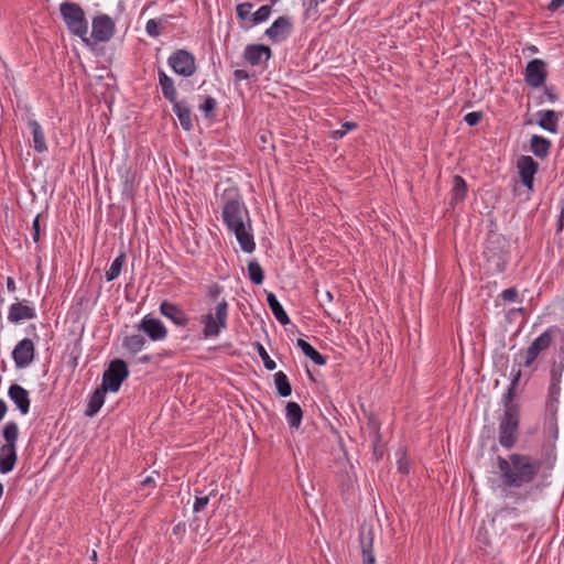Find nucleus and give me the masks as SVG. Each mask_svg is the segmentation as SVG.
<instances>
[{
	"instance_id": "1",
	"label": "nucleus",
	"mask_w": 564,
	"mask_h": 564,
	"mask_svg": "<svg viewBox=\"0 0 564 564\" xmlns=\"http://www.w3.org/2000/svg\"><path fill=\"white\" fill-rule=\"evenodd\" d=\"M497 466L506 497L513 495L512 490L532 482L541 470L542 462L527 454L512 453L507 458L498 456Z\"/></svg>"
},
{
	"instance_id": "2",
	"label": "nucleus",
	"mask_w": 564,
	"mask_h": 564,
	"mask_svg": "<svg viewBox=\"0 0 564 564\" xmlns=\"http://www.w3.org/2000/svg\"><path fill=\"white\" fill-rule=\"evenodd\" d=\"M223 220L232 232L242 251L251 253L256 249L249 210L237 193H229L223 206Z\"/></svg>"
},
{
	"instance_id": "3",
	"label": "nucleus",
	"mask_w": 564,
	"mask_h": 564,
	"mask_svg": "<svg viewBox=\"0 0 564 564\" xmlns=\"http://www.w3.org/2000/svg\"><path fill=\"white\" fill-rule=\"evenodd\" d=\"M520 376L518 371L517 377L508 387L503 395V414L499 420V443L506 449L514 446L518 438V430L520 422V405L513 402L516 386Z\"/></svg>"
},
{
	"instance_id": "4",
	"label": "nucleus",
	"mask_w": 564,
	"mask_h": 564,
	"mask_svg": "<svg viewBox=\"0 0 564 564\" xmlns=\"http://www.w3.org/2000/svg\"><path fill=\"white\" fill-rule=\"evenodd\" d=\"M229 304L226 300H221L216 304L214 310L203 314L199 323L203 326L202 334L204 338H216L228 326Z\"/></svg>"
},
{
	"instance_id": "5",
	"label": "nucleus",
	"mask_w": 564,
	"mask_h": 564,
	"mask_svg": "<svg viewBox=\"0 0 564 564\" xmlns=\"http://www.w3.org/2000/svg\"><path fill=\"white\" fill-rule=\"evenodd\" d=\"M6 444L0 447V473L8 474L13 470L18 455L17 441L19 437V427L15 422H8L2 431Z\"/></svg>"
},
{
	"instance_id": "6",
	"label": "nucleus",
	"mask_w": 564,
	"mask_h": 564,
	"mask_svg": "<svg viewBox=\"0 0 564 564\" xmlns=\"http://www.w3.org/2000/svg\"><path fill=\"white\" fill-rule=\"evenodd\" d=\"M59 12L69 32L86 40L88 22L80 6L75 2H63L59 6Z\"/></svg>"
},
{
	"instance_id": "7",
	"label": "nucleus",
	"mask_w": 564,
	"mask_h": 564,
	"mask_svg": "<svg viewBox=\"0 0 564 564\" xmlns=\"http://www.w3.org/2000/svg\"><path fill=\"white\" fill-rule=\"evenodd\" d=\"M129 376L127 364L121 359L112 360L104 371L101 387L107 391L117 392Z\"/></svg>"
},
{
	"instance_id": "8",
	"label": "nucleus",
	"mask_w": 564,
	"mask_h": 564,
	"mask_svg": "<svg viewBox=\"0 0 564 564\" xmlns=\"http://www.w3.org/2000/svg\"><path fill=\"white\" fill-rule=\"evenodd\" d=\"M169 66L180 76L191 77L196 72V62L192 53L186 50H177L167 58Z\"/></svg>"
},
{
	"instance_id": "9",
	"label": "nucleus",
	"mask_w": 564,
	"mask_h": 564,
	"mask_svg": "<svg viewBox=\"0 0 564 564\" xmlns=\"http://www.w3.org/2000/svg\"><path fill=\"white\" fill-rule=\"evenodd\" d=\"M135 327L152 341H163L166 339L169 334L163 322L150 314L143 316Z\"/></svg>"
},
{
	"instance_id": "10",
	"label": "nucleus",
	"mask_w": 564,
	"mask_h": 564,
	"mask_svg": "<svg viewBox=\"0 0 564 564\" xmlns=\"http://www.w3.org/2000/svg\"><path fill=\"white\" fill-rule=\"evenodd\" d=\"M293 31V23L290 17H279L273 21L270 28L264 32L265 36L274 43L279 44L289 39Z\"/></svg>"
},
{
	"instance_id": "11",
	"label": "nucleus",
	"mask_w": 564,
	"mask_h": 564,
	"mask_svg": "<svg viewBox=\"0 0 564 564\" xmlns=\"http://www.w3.org/2000/svg\"><path fill=\"white\" fill-rule=\"evenodd\" d=\"M34 356L35 347L34 343L30 338L20 340L12 351V359L18 369H23L30 366L34 360Z\"/></svg>"
},
{
	"instance_id": "12",
	"label": "nucleus",
	"mask_w": 564,
	"mask_h": 564,
	"mask_svg": "<svg viewBox=\"0 0 564 564\" xmlns=\"http://www.w3.org/2000/svg\"><path fill=\"white\" fill-rule=\"evenodd\" d=\"M546 79V64L540 59L534 58L527 64L524 70L525 83L533 87L539 88L544 85Z\"/></svg>"
},
{
	"instance_id": "13",
	"label": "nucleus",
	"mask_w": 564,
	"mask_h": 564,
	"mask_svg": "<svg viewBox=\"0 0 564 564\" xmlns=\"http://www.w3.org/2000/svg\"><path fill=\"white\" fill-rule=\"evenodd\" d=\"M271 56V48L264 44H249L243 51V58L251 66H265Z\"/></svg>"
},
{
	"instance_id": "14",
	"label": "nucleus",
	"mask_w": 564,
	"mask_h": 564,
	"mask_svg": "<svg viewBox=\"0 0 564 564\" xmlns=\"http://www.w3.org/2000/svg\"><path fill=\"white\" fill-rule=\"evenodd\" d=\"M91 26V35L98 42H108L115 33V23L107 14L94 18Z\"/></svg>"
},
{
	"instance_id": "15",
	"label": "nucleus",
	"mask_w": 564,
	"mask_h": 564,
	"mask_svg": "<svg viewBox=\"0 0 564 564\" xmlns=\"http://www.w3.org/2000/svg\"><path fill=\"white\" fill-rule=\"evenodd\" d=\"M551 343L552 336L549 330H545L538 336L527 349L523 362L524 367H530L535 361L540 352L550 347Z\"/></svg>"
},
{
	"instance_id": "16",
	"label": "nucleus",
	"mask_w": 564,
	"mask_h": 564,
	"mask_svg": "<svg viewBox=\"0 0 564 564\" xmlns=\"http://www.w3.org/2000/svg\"><path fill=\"white\" fill-rule=\"evenodd\" d=\"M517 167L523 185L532 189L534 175L539 167L538 163L531 156L523 155L518 160Z\"/></svg>"
},
{
	"instance_id": "17",
	"label": "nucleus",
	"mask_w": 564,
	"mask_h": 564,
	"mask_svg": "<svg viewBox=\"0 0 564 564\" xmlns=\"http://www.w3.org/2000/svg\"><path fill=\"white\" fill-rule=\"evenodd\" d=\"M159 311L164 317L169 318L176 326L184 327L189 322L187 314L180 306L169 301H163L160 304Z\"/></svg>"
},
{
	"instance_id": "18",
	"label": "nucleus",
	"mask_w": 564,
	"mask_h": 564,
	"mask_svg": "<svg viewBox=\"0 0 564 564\" xmlns=\"http://www.w3.org/2000/svg\"><path fill=\"white\" fill-rule=\"evenodd\" d=\"M8 397L15 404L22 415H26L29 413L31 401L26 389L18 383H13L9 387Z\"/></svg>"
},
{
	"instance_id": "19",
	"label": "nucleus",
	"mask_w": 564,
	"mask_h": 564,
	"mask_svg": "<svg viewBox=\"0 0 564 564\" xmlns=\"http://www.w3.org/2000/svg\"><path fill=\"white\" fill-rule=\"evenodd\" d=\"M35 317V308L31 305L17 302L11 304L9 307L8 321L12 324H19L22 321L33 319Z\"/></svg>"
},
{
	"instance_id": "20",
	"label": "nucleus",
	"mask_w": 564,
	"mask_h": 564,
	"mask_svg": "<svg viewBox=\"0 0 564 564\" xmlns=\"http://www.w3.org/2000/svg\"><path fill=\"white\" fill-rule=\"evenodd\" d=\"M29 129L31 130L33 139V148L37 153H44L47 151V144L43 128L33 117L26 119Z\"/></svg>"
},
{
	"instance_id": "21",
	"label": "nucleus",
	"mask_w": 564,
	"mask_h": 564,
	"mask_svg": "<svg viewBox=\"0 0 564 564\" xmlns=\"http://www.w3.org/2000/svg\"><path fill=\"white\" fill-rule=\"evenodd\" d=\"M159 85L162 94L171 104L177 100V91L174 86L173 79L163 70H158Z\"/></svg>"
},
{
	"instance_id": "22",
	"label": "nucleus",
	"mask_w": 564,
	"mask_h": 564,
	"mask_svg": "<svg viewBox=\"0 0 564 564\" xmlns=\"http://www.w3.org/2000/svg\"><path fill=\"white\" fill-rule=\"evenodd\" d=\"M173 112L176 115L182 128L189 131L193 128L191 110L183 101L172 102Z\"/></svg>"
},
{
	"instance_id": "23",
	"label": "nucleus",
	"mask_w": 564,
	"mask_h": 564,
	"mask_svg": "<svg viewBox=\"0 0 564 564\" xmlns=\"http://www.w3.org/2000/svg\"><path fill=\"white\" fill-rule=\"evenodd\" d=\"M285 419L291 429L297 430L301 426L303 411L296 402L290 401L286 403Z\"/></svg>"
},
{
	"instance_id": "24",
	"label": "nucleus",
	"mask_w": 564,
	"mask_h": 564,
	"mask_svg": "<svg viewBox=\"0 0 564 564\" xmlns=\"http://www.w3.org/2000/svg\"><path fill=\"white\" fill-rule=\"evenodd\" d=\"M107 390L100 386L90 395L86 410L87 416H95L105 403V394Z\"/></svg>"
},
{
	"instance_id": "25",
	"label": "nucleus",
	"mask_w": 564,
	"mask_h": 564,
	"mask_svg": "<svg viewBox=\"0 0 564 564\" xmlns=\"http://www.w3.org/2000/svg\"><path fill=\"white\" fill-rule=\"evenodd\" d=\"M267 302L276 321L282 325H288L290 318L276 296L273 293H268Z\"/></svg>"
},
{
	"instance_id": "26",
	"label": "nucleus",
	"mask_w": 564,
	"mask_h": 564,
	"mask_svg": "<svg viewBox=\"0 0 564 564\" xmlns=\"http://www.w3.org/2000/svg\"><path fill=\"white\" fill-rule=\"evenodd\" d=\"M467 194V184L465 180L459 176L455 175L453 178V187L451 191V204L455 205L459 202H463Z\"/></svg>"
},
{
	"instance_id": "27",
	"label": "nucleus",
	"mask_w": 564,
	"mask_h": 564,
	"mask_svg": "<svg viewBox=\"0 0 564 564\" xmlns=\"http://www.w3.org/2000/svg\"><path fill=\"white\" fill-rule=\"evenodd\" d=\"M296 345L302 350V352L315 365L323 366L326 364V358L306 340L299 338Z\"/></svg>"
},
{
	"instance_id": "28",
	"label": "nucleus",
	"mask_w": 564,
	"mask_h": 564,
	"mask_svg": "<svg viewBox=\"0 0 564 564\" xmlns=\"http://www.w3.org/2000/svg\"><path fill=\"white\" fill-rule=\"evenodd\" d=\"M147 340L141 334H131L124 337L122 346L131 354H138L145 348Z\"/></svg>"
},
{
	"instance_id": "29",
	"label": "nucleus",
	"mask_w": 564,
	"mask_h": 564,
	"mask_svg": "<svg viewBox=\"0 0 564 564\" xmlns=\"http://www.w3.org/2000/svg\"><path fill=\"white\" fill-rule=\"evenodd\" d=\"M557 121L558 117L554 110H545L541 113L539 126L549 132L555 133L557 131Z\"/></svg>"
},
{
	"instance_id": "30",
	"label": "nucleus",
	"mask_w": 564,
	"mask_h": 564,
	"mask_svg": "<svg viewBox=\"0 0 564 564\" xmlns=\"http://www.w3.org/2000/svg\"><path fill=\"white\" fill-rule=\"evenodd\" d=\"M550 147L551 142L541 135L531 138V150L539 158H545L549 154Z\"/></svg>"
},
{
	"instance_id": "31",
	"label": "nucleus",
	"mask_w": 564,
	"mask_h": 564,
	"mask_svg": "<svg viewBox=\"0 0 564 564\" xmlns=\"http://www.w3.org/2000/svg\"><path fill=\"white\" fill-rule=\"evenodd\" d=\"M274 384L278 393L281 397L286 398L291 394L292 388L286 375L283 371H278L274 373Z\"/></svg>"
},
{
	"instance_id": "32",
	"label": "nucleus",
	"mask_w": 564,
	"mask_h": 564,
	"mask_svg": "<svg viewBox=\"0 0 564 564\" xmlns=\"http://www.w3.org/2000/svg\"><path fill=\"white\" fill-rule=\"evenodd\" d=\"M248 275L253 284L260 285L264 280V271L256 259L248 262Z\"/></svg>"
},
{
	"instance_id": "33",
	"label": "nucleus",
	"mask_w": 564,
	"mask_h": 564,
	"mask_svg": "<svg viewBox=\"0 0 564 564\" xmlns=\"http://www.w3.org/2000/svg\"><path fill=\"white\" fill-rule=\"evenodd\" d=\"M124 262V254L118 256L110 264L109 269L106 271V280L108 282L113 281L120 275L122 265Z\"/></svg>"
},
{
	"instance_id": "34",
	"label": "nucleus",
	"mask_w": 564,
	"mask_h": 564,
	"mask_svg": "<svg viewBox=\"0 0 564 564\" xmlns=\"http://www.w3.org/2000/svg\"><path fill=\"white\" fill-rule=\"evenodd\" d=\"M272 13V8L269 4L260 7L254 13L251 15V22L253 24H259L265 22Z\"/></svg>"
},
{
	"instance_id": "35",
	"label": "nucleus",
	"mask_w": 564,
	"mask_h": 564,
	"mask_svg": "<svg viewBox=\"0 0 564 564\" xmlns=\"http://www.w3.org/2000/svg\"><path fill=\"white\" fill-rule=\"evenodd\" d=\"M254 348H256L258 355L260 356V358L262 359L265 369L274 370L275 367H276V364H275L274 360H272L270 358V356H269L268 351L265 350L264 346L261 343H256L254 344Z\"/></svg>"
},
{
	"instance_id": "36",
	"label": "nucleus",
	"mask_w": 564,
	"mask_h": 564,
	"mask_svg": "<svg viewBox=\"0 0 564 564\" xmlns=\"http://www.w3.org/2000/svg\"><path fill=\"white\" fill-rule=\"evenodd\" d=\"M252 3L250 2H243V3H239L237 7H236V13H237V17L240 19V20H247V19H250L251 20V11H252Z\"/></svg>"
},
{
	"instance_id": "37",
	"label": "nucleus",
	"mask_w": 564,
	"mask_h": 564,
	"mask_svg": "<svg viewBox=\"0 0 564 564\" xmlns=\"http://www.w3.org/2000/svg\"><path fill=\"white\" fill-rule=\"evenodd\" d=\"M118 171L124 186L131 187L134 183V173L126 165L120 166Z\"/></svg>"
},
{
	"instance_id": "38",
	"label": "nucleus",
	"mask_w": 564,
	"mask_h": 564,
	"mask_svg": "<svg viewBox=\"0 0 564 564\" xmlns=\"http://www.w3.org/2000/svg\"><path fill=\"white\" fill-rule=\"evenodd\" d=\"M216 106H217V102H216L215 98L207 97L205 99L204 104L199 108L205 113L206 117H213Z\"/></svg>"
},
{
	"instance_id": "39",
	"label": "nucleus",
	"mask_w": 564,
	"mask_h": 564,
	"mask_svg": "<svg viewBox=\"0 0 564 564\" xmlns=\"http://www.w3.org/2000/svg\"><path fill=\"white\" fill-rule=\"evenodd\" d=\"M145 31L149 36L158 37L161 34L160 22L155 19H150L145 24Z\"/></svg>"
},
{
	"instance_id": "40",
	"label": "nucleus",
	"mask_w": 564,
	"mask_h": 564,
	"mask_svg": "<svg viewBox=\"0 0 564 564\" xmlns=\"http://www.w3.org/2000/svg\"><path fill=\"white\" fill-rule=\"evenodd\" d=\"M476 541L480 549H484L489 545L490 541L488 538V532L484 528H479L476 534Z\"/></svg>"
},
{
	"instance_id": "41",
	"label": "nucleus",
	"mask_w": 564,
	"mask_h": 564,
	"mask_svg": "<svg viewBox=\"0 0 564 564\" xmlns=\"http://www.w3.org/2000/svg\"><path fill=\"white\" fill-rule=\"evenodd\" d=\"M357 127L355 122H345L341 124L340 129L333 132V137L335 139H341L348 131L354 130Z\"/></svg>"
},
{
	"instance_id": "42",
	"label": "nucleus",
	"mask_w": 564,
	"mask_h": 564,
	"mask_svg": "<svg viewBox=\"0 0 564 564\" xmlns=\"http://www.w3.org/2000/svg\"><path fill=\"white\" fill-rule=\"evenodd\" d=\"M209 498L207 496L204 497H196L193 510L194 512H200L207 505H208Z\"/></svg>"
},
{
	"instance_id": "43",
	"label": "nucleus",
	"mask_w": 564,
	"mask_h": 564,
	"mask_svg": "<svg viewBox=\"0 0 564 564\" xmlns=\"http://www.w3.org/2000/svg\"><path fill=\"white\" fill-rule=\"evenodd\" d=\"M481 119V113L477 111L468 112L464 120L468 126H476Z\"/></svg>"
},
{
	"instance_id": "44",
	"label": "nucleus",
	"mask_w": 564,
	"mask_h": 564,
	"mask_svg": "<svg viewBox=\"0 0 564 564\" xmlns=\"http://www.w3.org/2000/svg\"><path fill=\"white\" fill-rule=\"evenodd\" d=\"M500 296L508 302H513L518 297V291L513 288L506 289L501 292Z\"/></svg>"
},
{
	"instance_id": "45",
	"label": "nucleus",
	"mask_w": 564,
	"mask_h": 564,
	"mask_svg": "<svg viewBox=\"0 0 564 564\" xmlns=\"http://www.w3.org/2000/svg\"><path fill=\"white\" fill-rule=\"evenodd\" d=\"M32 239L34 242H39L40 241V215H37L34 220H33V224H32Z\"/></svg>"
},
{
	"instance_id": "46",
	"label": "nucleus",
	"mask_w": 564,
	"mask_h": 564,
	"mask_svg": "<svg viewBox=\"0 0 564 564\" xmlns=\"http://www.w3.org/2000/svg\"><path fill=\"white\" fill-rule=\"evenodd\" d=\"M362 555H364V564H375V556L370 549L368 550V549L364 547Z\"/></svg>"
},
{
	"instance_id": "47",
	"label": "nucleus",
	"mask_w": 564,
	"mask_h": 564,
	"mask_svg": "<svg viewBox=\"0 0 564 564\" xmlns=\"http://www.w3.org/2000/svg\"><path fill=\"white\" fill-rule=\"evenodd\" d=\"M563 6H564V0H551L547 6V9L552 12H555Z\"/></svg>"
},
{
	"instance_id": "48",
	"label": "nucleus",
	"mask_w": 564,
	"mask_h": 564,
	"mask_svg": "<svg viewBox=\"0 0 564 564\" xmlns=\"http://www.w3.org/2000/svg\"><path fill=\"white\" fill-rule=\"evenodd\" d=\"M234 77L237 79V80H245V79H248L249 78V74L247 70L245 69H236L234 72Z\"/></svg>"
},
{
	"instance_id": "49",
	"label": "nucleus",
	"mask_w": 564,
	"mask_h": 564,
	"mask_svg": "<svg viewBox=\"0 0 564 564\" xmlns=\"http://www.w3.org/2000/svg\"><path fill=\"white\" fill-rule=\"evenodd\" d=\"M7 411H8L7 403L2 399H0V422L3 420Z\"/></svg>"
},
{
	"instance_id": "50",
	"label": "nucleus",
	"mask_w": 564,
	"mask_h": 564,
	"mask_svg": "<svg viewBox=\"0 0 564 564\" xmlns=\"http://www.w3.org/2000/svg\"><path fill=\"white\" fill-rule=\"evenodd\" d=\"M326 0H308V10H316L321 3H324Z\"/></svg>"
},
{
	"instance_id": "51",
	"label": "nucleus",
	"mask_w": 564,
	"mask_h": 564,
	"mask_svg": "<svg viewBox=\"0 0 564 564\" xmlns=\"http://www.w3.org/2000/svg\"><path fill=\"white\" fill-rule=\"evenodd\" d=\"M7 289L10 292L15 291V282H14L13 278H11V276L7 278Z\"/></svg>"
},
{
	"instance_id": "52",
	"label": "nucleus",
	"mask_w": 564,
	"mask_h": 564,
	"mask_svg": "<svg viewBox=\"0 0 564 564\" xmlns=\"http://www.w3.org/2000/svg\"><path fill=\"white\" fill-rule=\"evenodd\" d=\"M153 481H154V480H153V477H152V476H147V477L142 480L141 485H142L143 487H145V486H149L150 484H152Z\"/></svg>"
},
{
	"instance_id": "53",
	"label": "nucleus",
	"mask_w": 564,
	"mask_h": 564,
	"mask_svg": "<svg viewBox=\"0 0 564 564\" xmlns=\"http://www.w3.org/2000/svg\"><path fill=\"white\" fill-rule=\"evenodd\" d=\"M324 295H325V299H326L328 302H332V301H333V294H332L329 291H326Z\"/></svg>"
},
{
	"instance_id": "54",
	"label": "nucleus",
	"mask_w": 564,
	"mask_h": 564,
	"mask_svg": "<svg viewBox=\"0 0 564 564\" xmlns=\"http://www.w3.org/2000/svg\"><path fill=\"white\" fill-rule=\"evenodd\" d=\"M523 500H525L524 496H518L517 499H516V501H523Z\"/></svg>"
},
{
	"instance_id": "55",
	"label": "nucleus",
	"mask_w": 564,
	"mask_h": 564,
	"mask_svg": "<svg viewBox=\"0 0 564 564\" xmlns=\"http://www.w3.org/2000/svg\"><path fill=\"white\" fill-rule=\"evenodd\" d=\"M3 495V485L0 482V498L2 497Z\"/></svg>"
},
{
	"instance_id": "56",
	"label": "nucleus",
	"mask_w": 564,
	"mask_h": 564,
	"mask_svg": "<svg viewBox=\"0 0 564 564\" xmlns=\"http://www.w3.org/2000/svg\"><path fill=\"white\" fill-rule=\"evenodd\" d=\"M142 360H143V361H149V360H150V357H149V356H143V357H142Z\"/></svg>"
},
{
	"instance_id": "57",
	"label": "nucleus",
	"mask_w": 564,
	"mask_h": 564,
	"mask_svg": "<svg viewBox=\"0 0 564 564\" xmlns=\"http://www.w3.org/2000/svg\"><path fill=\"white\" fill-rule=\"evenodd\" d=\"M91 557H93L94 561L97 558V553L95 551H93Z\"/></svg>"
}]
</instances>
